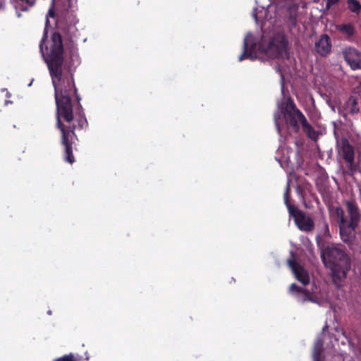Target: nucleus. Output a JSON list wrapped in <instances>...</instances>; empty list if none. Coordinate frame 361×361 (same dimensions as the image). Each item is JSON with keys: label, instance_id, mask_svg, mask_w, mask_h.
<instances>
[{"label": "nucleus", "instance_id": "f257e3e1", "mask_svg": "<svg viewBox=\"0 0 361 361\" xmlns=\"http://www.w3.org/2000/svg\"><path fill=\"white\" fill-rule=\"evenodd\" d=\"M67 7L61 13L56 19V29L52 33L49 47L43 46L47 37V27L49 23L48 16L55 18V13L52 8L48 12L46 20V27L44 36L39 44V50L42 53L49 71L52 83L54 87V97L56 106V112H73L71 94L74 93L78 102V112H83L80 104V97L75 85L73 73L70 66H63V45L62 35L71 37V34L75 30V24L78 20L73 11H69L73 7V1L76 0H66Z\"/></svg>", "mask_w": 361, "mask_h": 361}, {"label": "nucleus", "instance_id": "f03ea898", "mask_svg": "<svg viewBox=\"0 0 361 361\" xmlns=\"http://www.w3.org/2000/svg\"><path fill=\"white\" fill-rule=\"evenodd\" d=\"M347 215L341 207L336 208L340 228V235L342 240L346 243H352L355 238V228L360 220V212L355 200H347L345 202Z\"/></svg>", "mask_w": 361, "mask_h": 361}, {"label": "nucleus", "instance_id": "7ed1b4c3", "mask_svg": "<svg viewBox=\"0 0 361 361\" xmlns=\"http://www.w3.org/2000/svg\"><path fill=\"white\" fill-rule=\"evenodd\" d=\"M322 259L325 266L329 267L334 283L345 279L350 269V260L341 246L329 245L323 252Z\"/></svg>", "mask_w": 361, "mask_h": 361}, {"label": "nucleus", "instance_id": "20e7f679", "mask_svg": "<svg viewBox=\"0 0 361 361\" xmlns=\"http://www.w3.org/2000/svg\"><path fill=\"white\" fill-rule=\"evenodd\" d=\"M281 113L286 123L293 132L298 133L300 131V126L299 123H300L306 135L312 139L314 138L316 134L314 128L308 123L302 112L297 108L291 97H288L286 100Z\"/></svg>", "mask_w": 361, "mask_h": 361}, {"label": "nucleus", "instance_id": "39448f33", "mask_svg": "<svg viewBox=\"0 0 361 361\" xmlns=\"http://www.w3.org/2000/svg\"><path fill=\"white\" fill-rule=\"evenodd\" d=\"M334 135L336 140L337 151L343 159L348 169L346 173L353 176L358 170V164L355 161V149L347 137L343 136L339 137L336 131H334Z\"/></svg>", "mask_w": 361, "mask_h": 361}, {"label": "nucleus", "instance_id": "423d86ee", "mask_svg": "<svg viewBox=\"0 0 361 361\" xmlns=\"http://www.w3.org/2000/svg\"><path fill=\"white\" fill-rule=\"evenodd\" d=\"M288 214L292 216L297 228L302 232L311 233L314 229L313 219L299 208H288Z\"/></svg>", "mask_w": 361, "mask_h": 361}, {"label": "nucleus", "instance_id": "0eeeda50", "mask_svg": "<svg viewBox=\"0 0 361 361\" xmlns=\"http://www.w3.org/2000/svg\"><path fill=\"white\" fill-rule=\"evenodd\" d=\"M287 262L296 279L303 285H307L310 280L309 274L307 271L297 262L293 253L291 254V257L288 259Z\"/></svg>", "mask_w": 361, "mask_h": 361}, {"label": "nucleus", "instance_id": "6e6552de", "mask_svg": "<svg viewBox=\"0 0 361 361\" xmlns=\"http://www.w3.org/2000/svg\"><path fill=\"white\" fill-rule=\"evenodd\" d=\"M343 57L351 69H361V52L355 48L348 47L343 51Z\"/></svg>", "mask_w": 361, "mask_h": 361}, {"label": "nucleus", "instance_id": "1a4fd4ad", "mask_svg": "<svg viewBox=\"0 0 361 361\" xmlns=\"http://www.w3.org/2000/svg\"><path fill=\"white\" fill-rule=\"evenodd\" d=\"M331 39L326 34L320 35L314 43V51L321 56H326L331 51Z\"/></svg>", "mask_w": 361, "mask_h": 361}, {"label": "nucleus", "instance_id": "9d476101", "mask_svg": "<svg viewBox=\"0 0 361 361\" xmlns=\"http://www.w3.org/2000/svg\"><path fill=\"white\" fill-rule=\"evenodd\" d=\"M298 6L297 4L289 6L285 11L283 20L290 30L298 25Z\"/></svg>", "mask_w": 361, "mask_h": 361}, {"label": "nucleus", "instance_id": "9b49d317", "mask_svg": "<svg viewBox=\"0 0 361 361\" xmlns=\"http://www.w3.org/2000/svg\"><path fill=\"white\" fill-rule=\"evenodd\" d=\"M287 40L282 37L279 41L274 39L269 43V48L276 51V56H282L287 49Z\"/></svg>", "mask_w": 361, "mask_h": 361}, {"label": "nucleus", "instance_id": "f8f14e48", "mask_svg": "<svg viewBox=\"0 0 361 361\" xmlns=\"http://www.w3.org/2000/svg\"><path fill=\"white\" fill-rule=\"evenodd\" d=\"M289 290L290 293L302 294V301H310L314 302L315 300L314 297L311 295L310 292L303 288L298 286L295 283H292L289 287Z\"/></svg>", "mask_w": 361, "mask_h": 361}, {"label": "nucleus", "instance_id": "ddd939ff", "mask_svg": "<svg viewBox=\"0 0 361 361\" xmlns=\"http://www.w3.org/2000/svg\"><path fill=\"white\" fill-rule=\"evenodd\" d=\"M323 345L324 342L321 338H318L315 341L312 353L314 361H324V358L322 355L323 352Z\"/></svg>", "mask_w": 361, "mask_h": 361}, {"label": "nucleus", "instance_id": "4468645a", "mask_svg": "<svg viewBox=\"0 0 361 361\" xmlns=\"http://www.w3.org/2000/svg\"><path fill=\"white\" fill-rule=\"evenodd\" d=\"M336 29L338 32L346 35L348 37L355 34V29L352 23H343L337 25Z\"/></svg>", "mask_w": 361, "mask_h": 361}, {"label": "nucleus", "instance_id": "2eb2a0df", "mask_svg": "<svg viewBox=\"0 0 361 361\" xmlns=\"http://www.w3.org/2000/svg\"><path fill=\"white\" fill-rule=\"evenodd\" d=\"M86 360H89V357L87 356L85 357ZM85 359L82 356L79 355H75L73 353H69L68 355H65L62 357H58L55 359L54 361H84Z\"/></svg>", "mask_w": 361, "mask_h": 361}, {"label": "nucleus", "instance_id": "dca6fc26", "mask_svg": "<svg viewBox=\"0 0 361 361\" xmlns=\"http://www.w3.org/2000/svg\"><path fill=\"white\" fill-rule=\"evenodd\" d=\"M348 8L353 13L360 14L361 11V4L357 0H347Z\"/></svg>", "mask_w": 361, "mask_h": 361}, {"label": "nucleus", "instance_id": "f3484780", "mask_svg": "<svg viewBox=\"0 0 361 361\" xmlns=\"http://www.w3.org/2000/svg\"><path fill=\"white\" fill-rule=\"evenodd\" d=\"M347 107L350 114L353 115L359 112V108L357 107V102L356 98L351 96L348 99L347 102Z\"/></svg>", "mask_w": 361, "mask_h": 361}, {"label": "nucleus", "instance_id": "a211bd4d", "mask_svg": "<svg viewBox=\"0 0 361 361\" xmlns=\"http://www.w3.org/2000/svg\"><path fill=\"white\" fill-rule=\"evenodd\" d=\"M35 1L36 0H18L17 6L19 7L22 11H27L35 5Z\"/></svg>", "mask_w": 361, "mask_h": 361}, {"label": "nucleus", "instance_id": "6ab92c4d", "mask_svg": "<svg viewBox=\"0 0 361 361\" xmlns=\"http://www.w3.org/2000/svg\"><path fill=\"white\" fill-rule=\"evenodd\" d=\"M247 42L246 39L244 40L243 43V52L239 56L238 61H242L245 59H252V53L251 51H247Z\"/></svg>", "mask_w": 361, "mask_h": 361}, {"label": "nucleus", "instance_id": "aec40b11", "mask_svg": "<svg viewBox=\"0 0 361 361\" xmlns=\"http://www.w3.org/2000/svg\"><path fill=\"white\" fill-rule=\"evenodd\" d=\"M318 226L322 233L326 235L329 232V224L324 217H322L319 221Z\"/></svg>", "mask_w": 361, "mask_h": 361}, {"label": "nucleus", "instance_id": "412c9836", "mask_svg": "<svg viewBox=\"0 0 361 361\" xmlns=\"http://www.w3.org/2000/svg\"><path fill=\"white\" fill-rule=\"evenodd\" d=\"M289 185H287L286 192L284 193V203L287 207V209L288 210V208L293 207V208H298V207L291 204L289 201Z\"/></svg>", "mask_w": 361, "mask_h": 361}, {"label": "nucleus", "instance_id": "4be33fe9", "mask_svg": "<svg viewBox=\"0 0 361 361\" xmlns=\"http://www.w3.org/2000/svg\"><path fill=\"white\" fill-rule=\"evenodd\" d=\"M340 0H326L325 8L326 10H329L331 7L339 2Z\"/></svg>", "mask_w": 361, "mask_h": 361}, {"label": "nucleus", "instance_id": "5701e85b", "mask_svg": "<svg viewBox=\"0 0 361 361\" xmlns=\"http://www.w3.org/2000/svg\"><path fill=\"white\" fill-rule=\"evenodd\" d=\"M253 15V17L255 18V19L257 20V13H255L252 14Z\"/></svg>", "mask_w": 361, "mask_h": 361}, {"label": "nucleus", "instance_id": "b1692460", "mask_svg": "<svg viewBox=\"0 0 361 361\" xmlns=\"http://www.w3.org/2000/svg\"><path fill=\"white\" fill-rule=\"evenodd\" d=\"M48 314H51V311H48Z\"/></svg>", "mask_w": 361, "mask_h": 361}]
</instances>
